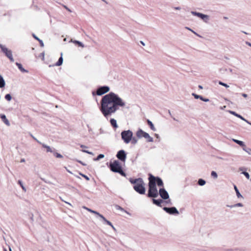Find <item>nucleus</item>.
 I'll return each instance as SVG.
<instances>
[{"label":"nucleus","mask_w":251,"mask_h":251,"mask_svg":"<svg viewBox=\"0 0 251 251\" xmlns=\"http://www.w3.org/2000/svg\"><path fill=\"white\" fill-rule=\"evenodd\" d=\"M62 53H61V57L59 58L58 61L56 63L55 66H59L61 65L63 63V59L62 57Z\"/></svg>","instance_id":"4be33fe9"},{"label":"nucleus","mask_w":251,"mask_h":251,"mask_svg":"<svg viewBox=\"0 0 251 251\" xmlns=\"http://www.w3.org/2000/svg\"><path fill=\"white\" fill-rule=\"evenodd\" d=\"M18 183L20 185V186H21V187L22 188L23 190L24 191H26V189L24 187V186L23 185V183H22V182L21 181V180H19L18 181Z\"/></svg>","instance_id":"4c0bfd02"},{"label":"nucleus","mask_w":251,"mask_h":251,"mask_svg":"<svg viewBox=\"0 0 251 251\" xmlns=\"http://www.w3.org/2000/svg\"><path fill=\"white\" fill-rule=\"evenodd\" d=\"M87 210L91 213H94L95 214H96L97 215H98L100 218V216L101 215V214H100V213H99V212H98L97 211H94L93 210H92L90 208L89 209H87Z\"/></svg>","instance_id":"bb28decb"},{"label":"nucleus","mask_w":251,"mask_h":251,"mask_svg":"<svg viewBox=\"0 0 251 251\" xmlns=\"http://www.w3.org/2000/svg\"><path fill=\"white\" fill-rule=\"evenodd\" d=\"M152 201H153V203L154 204L157 205V206H161V204L162 202V200H155V199H153L152 200Z\"/></svg>","instance_id":"393cba45"},{"label":"nucleus","mask_w":251,"mask_h":251,"mask_svg":"<svg viewBox=\"0 0 251 251\" xmlns=\"http://www.w3.org/2000/svg\"><path fill=\"white\" fill-rule=\"evenodd\" d=\"M32 36L36 40L38 41L40 39L38 37H37L35 34H32Z\"/></svg>","instance_id":"de8ad7c7"},{"label":"nucleus","mask_w":251,"mask_h":251,"mask_svg":"<svg viewBox=\"0 0 251 251\" xmlns=\"http://www.w3.org/2000/svg\"><path fill=\"white\" fill-rule=\"evenodd\" d=\"M229 113H230L231 114L241 119L243 121H244L245 122H246L247 123H248V124L251 125V123L249 121H248V120H247L246 119H245L243 117H242L241 115L236 113L234 111H230L229 110Z\"/></svg>","instance_id":"ddd939ff"},{"label":"nucleus","mask_w":251,"mask_h":251,"mask_svg":"<svg viewBox=\"0 0 251 251\" xmlns=\"http://www.w3.org/2000/svg\"><path fill=\"white\" fill-rule=\"evenodd\" d=\"M83 208L87 210V209H89V208L86 207V206H83Z\"/></svg>","instance_id":"bf43d9fd"},{"label":"nucleus","mask_w":251,"mask_h":251,"mask_svg":"<svg viewBox=\"0 0 251 251\" xmlns=\"http://www.w3.org/2000/svg\"><path fill=\"white\" fill-rule=\"evenodd\" d=\"M115 207H116V209H117V210H121L122 211H124V209L122 207H121L120 206H119L118 205H116L115 206Z\"/></svg>","instance_id":"58836bf2"},{"label":"nucleus","mask_w":251,"mask_h":251,"mask_svg":"<svg viewBox=\"0 0 251 251\" xmlns=\"http://www.w3.org/2000/svg\"><path fill=\"white\" fill-rule=\"evenodd\" d=\"M42 56H43V59H44V53H42Z\"/></svg>","instance_id":"052dcab7"},{"label":"nucleus","mask_w":251,"mask_h":251,"mask_svg":"<svg viewBox=\"0 0 251 251\" xmlns=\"http://www.w3.org/2000/svg\"><path fill=\"white\" fill-rule=\"evenodd\" d=\"M243 169H244L243 168H239L240 171H242V170H243Z\"/></svg>","instance_id":"e2e57ef3"},{"label":"nucleus","mask_w":251,"mask_h":251,"mask_svg":"<svg viewBox=\"0 0 251 251\" xmlns=\"http://www.w3.org/2000/svg\"><path fill=\"white\" fill-rule=\"evenodd\" d=\"M80 147H81V148H87V147H86V146H84V145H81L80 146Z\"/></svg>","instance_id":"6e6d98bb"},{"label":"nucleus","mask_w":251,"mask_h":251,"mask_svg":"<svg viewBox=\"0 0 251 251\" xmlns=\"http://www.w3.org/2000/svg\"><path fill=\"white\" fill-rule=\"evenodd\" d=\"M110 168L113 172L118 173L124 176H126L125 172L122 170L120 162L118 160H115L113 162L110 163Z\"/></svg>","instance_id":"20e7f679"},{"label":"nucleus","mask_w":251,"mask_h":251,"mask_svg":"<svg viewBox=\"0 0 251 251\" xmlns=\"http://www.w3.org/2000/svg\"><path fill=\"white\" fill-rule=\"evenodd\" d=\"M30 219L32 221H33V215L32 214L30 215Z\"/></svg>","instance_id":"603ef678"},{"label":"nucleus","mask_w":251,"mask_h":251,"mask_svg":"<svg viewBox=\"0 0 251 251\" xmlns=\"http://www.w3.org/2000/svg\"><path fill=\"white\" fill-rule=\"evenodd\" d=\"M0 48L1 51L4 53L5 56L8 58L11 62L14 61L11 50H9L5 46L3 45L1 43H0Z\"/></svg>","instance_id":"423d86ee"},{"label":"nucleus","mask_w":251,"mask_h":251,"mask_svg":"<svg viewBox=\"0 0 251 251\" xmlns=\"http://www.w3.org/2000/svg\"><path fill=\"white\" fill-rule=\"evenodd\" d=\"M0 117L4 123L7 126H10V124L8 120L6 118V116L4 114H1Z\"/></svg>","instance_id":"2eb2a0df"},{"label":"nucleus","mask_w":251,"mask_h":251,"mask_svg":"<svg viewBox=\"0 0 251 251\" xmlns=\"http://www.w3.org/2000/svg\"><path fill=\"white\" fill-rule=\"evenodd\" d=\"M5 99L8 101H10L12 100V97L10 94H7L5 96Z\"/></svg>","instance_id":"2f4dec72"},{"label":"nucleus","mask_w":251,"mask_h":251,"mask_svg":"<svg viewBox=\"0 0 251 251\" xmlns=\"http://www.w3.org/2000/svg\"><path fill=\"white\" fill-rule=\"evenodd\" d=\"M83 177H84L86 180H89V178L86 175H83V174H80Z\"/></svg>","instance_id":"49530a36"},{"label":"nucleus","mask_w":251,"mask_h":251,"mask_svg":"<svg viewBox=\"0 0 251 251\" xmlns=\"http://www.w3.org/2000/svg\"><path fill=\"white\" fill-rule=\"evenodd\" d=\"M5 85V82L3 76L0 75V88L4 87Z\"/></svg>","instance_id":"aec40b11"},{"label":"nucleus","mask_w":251,"mask_h":251,"mask_svg":"<svg viewBox=\"0 0 251 251\" xmlns=\"http://www.w3.org/2000/svg\"><path fill=\"white\" fill-rule=\"evenodd\" d=\"M242 96L244 97V98H247V95L246 94H245V93H242Z\"/></svg>","instance_id":"8fccbe9b"},{"label":"nucleus","mask_w":251,"mask_h":251,"mask_svg":"<svg viewBox=\"0 0 251 251\" xmlns=\"http://www.w3.org/2000/svg\"><path fill=\"white\" fill-rule=\"evenodd\" d=\"M186 28L191 31H192L193 33H194L195 34L197 35H199L196 32H195L194 30H193L192 29H191V28H190L189 27H186Z\"/></svg>","instance_id":"a19ab883"},{"label":"nucleus","mask_w":251,"mask_h":251,"mask_svg":"<svg viewBox=\"0 0 251 251\" xmlns=\"http://www.w3.org/2000/svg\"><path fill=\"white\" fill-rule=\"evenodd\" d=\"M159 193L160 197L164 200H167L169 198L168 193L164 188L160 189L159 190Z\"/></svg>","instance_id":"f8f14e48"},{"label":"nucleus","mask_w":251,"mask_h":251,"mask_svg":"<svg viewBox=\"0 0 251 251\" xmlns=\"http://www.w3.org/2000/svg\"><path fill=\"white\" fill-rule=\"evenodd\" d=\"M126 153L124 150L119 151L116 155L117 157L122 161H125L126 159Z\"/></svg>","instance_id":"9b49d317"},{"label":"nucleus","mask_w":251,"mask_h":251,"mask_svg":"<svg viewBox=\"0 0 251 251\" xmlns=\"http://www.w3.org/2000/svg\"><path fill=\"white\" fill-rule=\"evenodd\" d=\"M242 174H243L247 179H249L250 178V175L248 173L246 172H243Z\"/></svg>","instance_id":"e433bc0d"},{"label":"nucleus","mask_w":251,"mask_h":251,"mask_svg":"<svg viewBox=\"0 0 251 251\" xmlns=\"http://www.w3.org/2000/svg\"><path fill=\"white\" fill-rule=\"evenodd\" d=\"M100 110L103 116L107 118L114 114L120 107L126 106V102L114 92L104 95L100 100Z\"/></svg>","instance_id":"f257e3e1"},{"label":"nucleus","mask_w":251,"mask_h":251,"mask_svg":"<svg viewBox=\"0 0 251 251\" xmlns=\"http://www.w3.org/2000/svg\"><path fill=\"white\" fill-rule=\"evenodd\" d=\"M16 65H17V66L18 67V69L21 71L23 73H27L28 72V71L25 69L21 64L20 63H19L18 62L16 63Z\"/></svg>","instance_id":"f3484780"},{"label":"nucleus","mask_w":251,"mask_h":251,"mask_svg":"<svg viewBox=\"0 0 251 251\" xmlns=\"http://www.w3.org/2000/svg\"><path fill=\"white\" fill-rule=\"evenodd\" d=\"M174 9L176 10H179L181 9V8L180 7H175Z\"/></svg>","instance_id":"3c124183"},{"label":"nucleus","mask_w":251,"mask_h":251,"mask_svg":"<svg viewBox=\"0 0 251 251\" xmlns=\"http://www.w3.org/2000/svg\"><path fill=\"white\" fill-rule=\"evenodd\" d=\"M130 142H131V143L132 144L135 145L137 143V139L135 137H133V136H132Z\"/></svg>","instance_id":"473e14b6"},{"label":"nucleus","mask_w":251,"mask_h":251,"mask_svg":"<svg viewBox=\"0 0 251 251\" xmlns=\"http://www.w3.org/2000/svg\"><path fill=\"white\" fill-rule=\"evenodd\" d=\"M100 218L103 220V221L106 223V224H107L108 225L110 226H111V227L113 228V229L115 231L116 230L115 227L113 226V225H112V224L109 221H108L107 220H106L105 219V218L102 215H101L100 217Z\"/></svg>","instance_id":"4468645a"},{"label":"nucleus","mask_w":251,"mask_h":251,"mask_svg":"<svg viewBox=\"0 0 251 251\" xmlns=\"http://www.w3.org/2000/svg\"><path fill=\"white\" fill-rule=\"evenodd\" d=\"M246 44L251 47V43L249 42H246Z\"/></svg>","instance_id":"864d4df0"},{"label":"nucleus","mask_w":251,"mask_h":251,"mask_svg":"<svg viewBox=\"0 0 251 251\" xmlns=\"http://www.w3.org/2000/svg\"><path fill=\"white\" fill-rule=\"evenodd\" d=\"M155 136H156L157 138L159 137L158 134H155Z\"/></svg>","instance_id":"0e129e2a"},{"label":"nucleus","mask_w":251,"mask_h":251,"mask_svg":"<svg viewBox=\"0 0 251 251\" xmlns=\"http://www.w3.org/2000/svg\"><path fill=\"white\" fill-rule=\"evenodd\" d=\"M53 153L54 155L56 156V157L60 158H63V156L61 154L54 151Z\"/></svg>","instance_id":"72a5a7b5"},{"label":"nucleus","mask_w":251,"mask_h":251,"mask_svg":"<svg viewBox=\"0 0 251 251\" xmlns=\"http://www.w3.org/2000/svg\"><path fill=\"white\" fill-rule=\"evenodd\" d=\"M163 210L170 215H177L179 212L175 207H164Z\"/></svg>","instance_id":"9d476101"},{"label":"nucleus","mask_w":251,"mask_h":251,"mask_svg":"<svg viewBox=\"0 0 251 251\" xmlns=\"http://www.w3.org/2000/svg\"><path fill=\"white\" fill-rule=\"evenodd\" d=\"M232 141L240 145V146L243 147V148H245L246 147L245 143L242 141H240L235 139H232Z\"/></svg>","instance_id":"6ab92c4d"},{"label":"nucleus","mask_w":251,"mask_h":251,"mask_svg":"<svg viewBox=\"0 0 251 251\" xmlns=\"http://www.w3.org/2000/svg\"><path fill=\"white\" fill-rule=\"evenodd\" d=\"M133 134L130 130H124L121 132V137L126 144H128L131 140Z\"/></svg>","instance_id":"39448f33"},{"label":"nucleus","mask_w":251,"mask_h":251,"mask_svg":"<svg viewBox=\"0 0 251 251\" xmlns=\"http://www.w3.org/2000/svg\"><path fill=\"white\" fill-rule=\"evenodd\" d=\"M70 42L76 44L82 48L84 47V45H83V44L80 41L77 40H73V39H71Z\"/></svg>","instance_id":"b1692460"},{"label":"nucleus","mask_w":251,"mask_h":251,"mask_svg":"<svg viewBox=\"0 0 251 251\" xmlns=\"http://www.w3.org/2000/svg\"><path fill=\"white\" fill-rule=\"evenodd\" d=\"M169 114H170V115H171V112H170V110H169Z\"/></svg>","instance_id":"69168bd1"},{"label":"nucleus","mask_w":251,"mask_h":251,"mask_svg":"<svg viewBox=\"0 0 251 251\" xmlns=\"http://www.w3.org/2000/svg\"><path fill=\"white\" fill-rule=\"evenodd\" d=\"M77 162H79V163L81 164L83 166H85L86 164L83 163L82 161H79V160H77Z\"/></svg>","instance_id":"09e8293b"},{"label":"nucleus","mask_w":251,"mask_h":251,"mask_svg":"<svg viewBox=\"0 0 251 251\" xmlns=\"http://www.w3.org/2000/svg\"><path fill=\"white\" fill-rule=\"evenodd\" d=\"M31 136L33 138V139L34 140H35V141H36L38 143H39L40 144H42V142H41L40 141H39L38 140H37V138H36L34 136H33L32 135H31Z\"/></svg>","instance_id":"79ce46f5"},{"label":"nucleus","mask_w":251,"mask_h":251,"mask_svg":"<svg viewBox=\"0 0 251 251\" xmlns=\"http://www.w3.org/2000/svg\"><path fill=\"white\" fill-rule=\"evenodd\" d=\"M211 176L214 179H217L218 178V175L215 171H212L211 173Z\"/></svg>","instance_id":"c756f323"},{"label":"nucleus","mask_w":251,"mask_h":251,"mask_svg":"<svg viewBox=\"0 0 251 251\" xmlns=\"http://www.w3.org/2000/svg\"><path fill=\"white\" fill-rule=\"evenodd\" d=\"M156 182L157 185L159 186H162L163 185L162 179L159 177H155V183Z\"/></svg>","instance_id":"dca6fc26"},{"label":"nucleus","mask_w":251,"mask_h":251,"mask_svg":"<svg viewBox=\"0 0 251 251\" xmlns=\"http://www.w3.org/2000/svg\"><path fill=\"white\" fill-rule=\"evenodd\" d=\"M38 41L40 43V46L42 47H43L44 46V43H43V41L42 40L39 39V40H38Z\"/></svg>","instance_id":"37998d69"},{"label":"nucleus","mask_w":251,"mask_h":251,"mask_svg":"<svg viewBox=\"0 0 251 251\" xmlns=\"http://www.w3.org/2000/svg\"><path fill=\"white\" fill-rule=\"evenodd\" d=\"M192 96H193L196 99H200V100H201V99L202 98V96L198 95L195 93H192Z\"/></svg>","instance_id":"f704fd0d"},{"label":"nucleus","mask_w":251,"mask_h":251,"mask_svg":"<svg viewBox=\"0 0 251 251\" xmlns=\"http://www.w3.org/2000/svg\"><path fill=\"white\" fill-rule=\"evenodd\" d=\"M147 123L148 124V125L150 126V128L152 130V131H156V128L155 127H154L153 124H152V123L149 120H147Z\"/></svg>","instance_id":"a878e982"},{"label":"nucleus","mask_w":251,"mask_h":251,"mask_svg":"<svg viewBox=\"0 0 251 251\" xmlns=\"http://www.w3.org/2000/svg\"><path fill=\"white\" fill-rule=\"evenodd\" d=\"M218 83H219V84L220 85H222V86H224V87H226V88H228V87H229V85H228L227 84L225 83H224V82H222V81H219V82H218Z\"/></svg>","instance_id":"c9c22d12"},{"label":"nucleus","mask_w":251,"mask_h":251,"mask_svg":"<svg viewBox=\"0 0 251 251\" xmlns=\"http://www.w3.org/2000/svg\"><path fill=\"white\" fill-rule=\"evenodd\" d=\"M205 181L201 178L199 179L198 181V184L200 186H203L205 184Z\"/></svg>","instance_id":"cd10ccee"},{"label":"nucleus","mask_w":251,"mask_h":251,"mask_svg":"<svg viewBox=\"0 0 251 251\" xmlns=\"http://www.w3.org/2000/svg\"><path fill=\"white\" fill-rule=\"evenodd\" d=\"M82 151L83 152H84L87 153H88V154H93V153H92V152L89 151H86V150H82Z\"/></svg>","instance_id":"c03bdc74"},{"label":"nucleus","mask_w":251,"mask_h":251,"mask_svg":"<svg viewBox=\"0 0 251 251\" xmlns=\"http://www.w3.org/2000/svg\"><path fill=\"white\" fill-rule=\"evenodd\" d=\"M191 13L194 16H196L200 18L201 19L203 20L205 22H207V21L209 19V17L208 15H205L201 13L197 12L196 11H191Z\"/></svg>","instance_id":"1a4fd4ad"},{"label":"nucleus","mask_w":251,"mask_h":251,"mask_svg":"<svg viewBox=\"0 0 251 251\" xmlns=\"http://www.w3.org/2000/svg\"><path fill=\"white\" fill-rule=\"evenodd\" d=\"M136 136L139 138L144 137L149 142H152L153 141V138L151 137L149 133L145 132L141 129H139L136 132Z\"/></svg>","instance_id":"0eeeda50"},{"label":"nucleus","mask_w":251,"mask_h":251,"mask_svg":"<svg viewBox=\"0 0 251 251\" xmlns=\"http://www.w3.org/2000/svg\"><path fill=\"white\" fill-rule=\"evenodd\" d=\"M67 170V171H68L69 173H71V172L69 170Z\"/></svg>","instance_id":"338daca9"},{"label":"nucleus","mask_w":251,"mask_h":251,"mask_svg":"<svg viewBox=\"0 0 251 251\" xmlns=\"http://www.w3.org/2000/svg\"><path fill=\"white\" fill-rule=\"evenodd\" d=\"M228 206L230 208H233V207H243V204L242 203H237L236 204L229 205Z\"/></svg>","instance_id":"c85d7f7f"},{"label":"nucleus","mask_w":251,"mask_h":251,"mask_svg":"<svg viewBox=\"0 0 251 251\" xmlns=\"http://www.w3.org/2000/svg\"><path fill=\"white\" fill-rule=\"evenodd\" d=\"M234 189L236 192V196L238 198H243L242 195L239 192L237 186L236 185L234 186Z\"/></svg>","instance_id":"5701e85b"},{"label":"nucleus","mask_w":251,"mask_h":251,"mask_svg":"<svg viewBox=\"0 0 251 251\" xmlns=\"http://www.w3.org/2000/svg\"><path fill=\"white\" fill-rule=\"evenodd\" d=\"M149 180V188L148 196L150 198H156L158 196V193L155 183V176L150 174Z\"/></svg>","instance_id":"7ed1b4c3"},{"label":"nucleus","mask_w":251,"mask_h":251,"mask_svg":"<svg viewBox=\"0 0 251 251\" xmlns=\"http://www.w3.org/2000/svg\"><path fill=\"white\" fill-rule=\"evenodd\" d=\"M140 43H141V44L142 45H143V46H145V43H144V42H143V41H140Z\"/></svg>","instance_id":"13d9d810"},{"label":"nucleus","mask_w":251,"mask_h":251,"mask_svg":"<svg viewBox=\"0 0 251 251\" xmlns=\"http://www.w3.org/2000/svg\"><path fill=\"white\" fill-rule=\"evenodd\" d=\"M104 154H99V155L97 157V158H94V161H98V160H99L100 159H101V158H104Z\"/></svg>","instance_id":"7c9ffc66"},{"label":"nucleus","mask_w":251,"mask_h":251,"mask_svg":"<svg viewBox=\"0 0 251 251\" xmlns=\"http://www.w3.org/2000/svg\"><path fill=\"white\" fill-rule=\"evenodd\" d=\"M25 159L24 158H22L21 160V163H23V162H25Z\"/></svg>","instance_id":"5fc2aeb1"},{"label":"nucleus","mask_w":251,"mask_h":251,"mask_svg":"<svg viewBox=\"0 0 251 251\" xmlns=\"http://www.w3.org/2000/svg\"><path fill=\"white\" fill-rule=\"evenodd\" d=\"M65 202L67 204H69V205L72 206V205L70 203L67 202V201H65Z\"/></svg>","instance_id":"4d7b16f0"},{"label":"nucleus","mask_w":251,"mask_h":251,"mask_svg":"<svg viewBox=\"0 0 251 251\" xmlns=\"http://www.w3.org/2000/svg\"><path fill=\"white\" fill-rule=\"evenodd\" d=\"M129 181L131 184H134L133 189L136 192L141 195L145 194L146 189L145 187V183L142 178H130Z\"/></svg>","instance_id":"f03ea898"},{"label":"nucleus","mask_w":251,"mask_h":251,"mask_svg":"<svg viewBox=\"0 0 251 251\" xmlns=\"http://www.w3.org/2000/svg\"><path fill=\"white\" fill-rule=\"evenodd\" d=\"M250 149H246V147H245V148H243V150L244 151H245L246 152H247L249 154H251V151H249V150H250Z\"/></svg>","instance_id":"ea45409f"},{"label":"nucleus","mask_w":251,"mask_h":251,"mask_svg":"<svg viewBox=\"0 0 251 251\" xmlns=\"http://www.w3.org/2000/svg\"><path fill=\"white\" fill-rule=\"evenodd\" d=\"M110 123L112 126L114 128L118 127V125L117 124V121L114 119H111L110 120Z\"/></svg>","instance_id":"412c9836"},{"label":"nucleus","mask_w":251,"mask_h":251,"mask_svg":"<svg viewBox=\"0 0 251 251\" xmlns=\"http://www.w3.org/2000/svg\"><path fill=\"white\" fill-rule=\"evenodd\" d=\"M44 148L46 149L47 152H53V150L51 149L49 146H48L43 143L41 144Z\"/></svg>","instance_id":"a211bd4d"},{"label":"nucleus","mask_w":251,"mask_h":251,"mask_svg":"<svg viewBox=\"0 0 251 251\" xmlns=\"http://www.w3.org/2000/svg\"><path fill=\"white\" fill-rule=\"evenodd\" d=\"M109 90L110 88L107 86H100L97 89L96 94L98 96H101L109 92Z\"/></svg>","instance_id":"6e6552de"},{"label":"nucleus","mask_w":251,"mask_h":251,"mask_svg":"<svg viewBox=\"0 0 251 251\" xmlns=\"http://www.w3.org/2000/svg\"><path fill=\"white\" fill-rule=\"evenodd\" d=\"M201 100L205 102H208L209 101V100L208 99H206L202 97V98L201 99Z\"/></svg>","instance_id":"a18cd8bd"},{"label":"nucleus","mask_w":251,"mask_h":251,"mask_svg":"<svg viewBox=\"0 0 251 251\" xmlns=\"http://www.w3.org/2000/svg\"><path fill=\"white\" fill-rule=\"evenodd\" d=\"M3 251H7L6 249H4Z\"/></svg>","instance_id":"774afa93"},{"label":"nucleus","mask_w":251,"mask_h":251,"mask_svg":"<svg viewBox=\"0 0 251 251\" xmlns=\"http://www.w3.org/2000/svg\"><path fill=\"white\" fill-rule=\"evenodd\" d=\"M199 88L200 89H202V86L201 85H199Z\"/></svg>","instance_id":"680f3d73"}]
</instances>
